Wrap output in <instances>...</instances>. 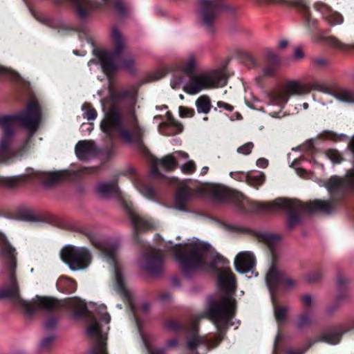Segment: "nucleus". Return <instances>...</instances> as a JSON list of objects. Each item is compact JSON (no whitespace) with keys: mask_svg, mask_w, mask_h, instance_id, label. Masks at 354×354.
<instances>
[{"mask_svg":"<svg viewBox=\"0 0 354 354\" xmlns=\"http://www.w3.org/2000/svg\"><path fill=\"white\" fill-rule=\"evenodd\" d=\"M208 243L195 237L185 244L171 246L176 262L187 275L199 269L212 270L217 274L219 288L226 292L219 301L212 303L207 311L217 330V337L210 340L194 334L187 340V347L191 351L200 348L206 351L208 347L217 346L227 328L236 325L233 321L236 310L233 294L236 288L234 276L229 268V261L210 251Z\"/></svg>","mask_w":354,"mask_h":354,"instance_id":"1","label":"nucleus"},{"mask_svg":"<svg viewBox=\"0 0 354 354\" xmlns=\"http://www.w3.org/2000/svg\"><path fill=\"white\" fill-rule=\"evenodd\" d=\"M86 236L92 244L100 250L104 260L111 266L114 272L115 288L128 301L129 307L134 314L138 333L147 353L149 354H165L166 351L172 350L177 347L179 344L178 339L171 338L165 342L163 348L153 349L151 348V337L145 335L142 330L140 320L135 312L133 293L124 284L122 266L118 259V241L113 237L102 235L94 232H87Z\"/></svg>","mask_w":354,"mask_h":354,"instance_id":"2","label":"nucleus"},{"mask_svg":"<svg viewBox=\"0 0 354 354\" xmlns=\"http://www.w3.org/2000/svg\"><path fill=\"white\" fill-rule=\"evenodd\" d=\"M17 255L16 248L0 232V268L7 277L6 284L0 288V299H12L28 315L37 310H50L57 308L58 301L52 298L37 296L30 301L21 297L16 277Z\"/></svg>","mask_w":354,"mask_h":354,"instance_id":"3","label":"nucleus"},{"mask_svg":"<svg viewBox=\"0 0 354 354\" xmlns=\"http://www.w3.org/2000/svg\"><path fill=\"white\" fill-rule=\"evenodd\" d=\"M227 64L228 60L226 59L217 68L192 75L197 68L198 61L194 53H189L176 66L177 71L182 73H174L170 85L174 89L182 88L189 95H196L205 89L223 87L227 84L230 75L227 69Z\"/></svg>","mask_w":354,"mask_h":354,"instance_id":"4","label":"nucleus"},{"mask_svg":"<svg viewBox=\"0 0 354 354\" xmlns=\"http://www.w3.org/2000/svg\"><path fill=\"white\" fill-rule=\"evenodd\" d=\"M41 118L40 107L34 100L19 113L0 116V129L3 131L0 139V164L10 165L23 156L21 150L18 151L12 146V136L17 124L19 123L32 136L38 129Z\"/></svg>","mask_w":354,"mask_h":354,"instance_id":"5","label":"nucleus"},{"mask_svg":"<svg viewBox=\"0 0 354 354\" xmlns=\"http://www.w3.org/2000/svg\"><path fill=\"white\" fill-rule=\"evenodd\" d=\"M239 208L243 212L285 211L288 214V226L291 228L299 223V214L317 212L329 214L334 209V203L331 201L319 199L304 203L297 200L281 198L271 202H261L243 197Z\"/></svg>","mask_w":354,"mask_h":354,"instance_id":"6","label":"nucleus"},{"mask_svg":"<svg viewBox=\"0 0 354 354\" xmlns=\"http://www.w3.org/2000/svg\"><path fill=\"white\" fill-rule=\"evenodd\" d=\"M119 97L122 100L127 99L131 105L127 113V117L132 133L128 129L124 128L120 110L115 106H111L105 113L104 118L101 122L100 128L110 138L120 134L122 139L127 143H138L143 134V129L138 124L134 114V105L137 100L136 93L134 90H122L119 93Z\"/></svg>","mask_w":354,"mask_h":354,"instance_id":"7","label":"nucleus"},{"mask_svg":"<svg viewBox=\"0 0 354 354\" xmlns=\"http://www.w3.org/2000/svg\"><path fill=\"white\" fill-rule=\"evenodd\" d=\"M311 90L328 95L331 93L324 84L319 82L304 84L297 81H291L283 88L268 93L262 109L272 118H281L280 114L291 96L308 93Z\"/></svg>","mask_w":354,"mask_h":354,"instance_id":"8","label":"nucleus"},{"mask_svg":"<svg viewBox=\"0 0 354 354\" xmlns=\"http://www.w3.org/2000/svg\"><path fill=\"white\" fill-rule=\"evenodd\" d=\"M111 39L113 46V51L110 52L105 49L93 50L94 55L97 58L102 71L107 77H110L118 68L133 72L134 71L135 59L132 56H127L120 60V55L125 48V40L117 27L112 28Z\"/></svg>","mask_w":354,"mask_h":354,"instance_id":"9","label":"nucleus"},{"mask_svg":"<svg viewBox=\"0 0 354 354\" xmlns=\"http://www.w3.org/2000/svg\"><path fill=\"white\" fill-rule=\"evenodd\" d=\"M93 168L82 167L78 171L73 169L55 171H35L32 168L26 170L24 174L14 176H0V186L12 187L31 180H40L45 186L50 187L66 180H74L82 173L91 174Z\"/></svg>","mask_w":354,"mask_h":354,"instance_id":"10","label":"nucleus"},{"mask_svg":"<svg viewBox=\"0 0 354 354\" xmlns=\"http://www.w3.org/2000/svg\"><path fill=\"white\" fill-rule=\"evenodd\" d=\"M106 308L104 305L99 306L88 322L86 333L93 341V345L87 354H107L106 345L111 316L106 311Z\"/></svg>","mask_w":354,"mask_h":354,"instance_id":"11","label":"nucleus"},{"mask_svg":"<svg viewBox=\"0 0 354 354\" xmlns=\"http://www.w3.org/2000/svg\"><path fill=\"white\" fill-rule=\"evenodd\" d=\"M235 8L225 0H198L196 20L203 27L211 29L216 19L223 14H234Z\"/></svg>","mask_w":354,"mask_h":354,"instance_id":"12","label":"nucleus"},{"mask_svg":"<svg viewBox=\"0 0 354 354\" xmlns=\"http://www.w3.org/2000/svg\"><path fill=\"white\" fill-rule=\"evenodd\" d=\"M62 260L71 270L78 271L87 268L92 259L90 250L86 247L66 245L61 250Z\"/></svg>","mask_w":354,"mask_h":354,"instance_id":"13","label":"nucleus"},{"mask_svg":"<svg viewBox=\"0 0 354 354\" xmlns=\"http://www.w3.org/2000/svg\"><path fill=\"white\" fill-rule=\"evenodd\" d=\"M124 209L134 230L133 236L136 239L139 232L151 231L158 227V222L148 216L140 214L130 201L125 203Z\"/></svg>","mask_w":354,"mask_h":354,"instance_id":"14","label":"nucleus"},{"mask_svg":"<svg viewBox=\"0 0 354 354\" xmlns=\"http://www.w3.org/2000/svg\"><path fill=\"white\" fill-rule=\"evenodd\" d=\"M266 283L270 295H275L281 288L283 290H289L296 286V282L291 278L286 277L284 272L279 270L274 264L269 268L266 276Z\"/></svg>","mask_w":354,"mask_h":354,"instance_id":"15","label":"nucleus"},{"mask_svg":"<svg viewBox=\"0 0 354 354\" xmlns=\"http://www.w3.org/2000/svg\"><path fill=\"white\" fill-rule=\"evenodd\" d=\"M317 183L324 187L331 196L343 193L345 190H354V170H350L344 178L334 176L327 181L318 180Z\"/></svg>","mask_w":354,"mask_h":354,"instance_id":"16","label":"nucleus"},{"mask_svg":"<svg viewBox=\"0 0 354 354\" xmlns=\"http://www.w3.org/2000/svg\"><path fill=\"white\" fill-rule=\"evenodd\" d=\"M293 4L301 15L304 28L310 34L317 27V19L313 17L312 10L304 0H295Z\"/></svg>","mask_w":354,"mask_h":354,"instance_id":"17","label":"nucleus"},{"mask_svg":"<svg viewBox=\"0 0 354 354\" xmlns=\"http://www.w3.org/2000/svg\"><path fill=\"white\" fill-rule=\"evenodd\" d=\"M189 158L188 153L180 151H175L167 155L161 160L156 161L151 168V175L156 176L159 174L158 166L162 165L166 169H172L183 160H185Z\"/></svg>","mask_w":354,"mask_h":354,"instance_id":"18","label":"nucleus"},{"mask_svg":"<svg viewBox=\"0 0 354 354\" xmlns=\"http://www.w3.org/2000/svg\"><path fill=\"white\" fill-rule=\"evenodd\" d=\"M313 8L322 15L323 19L331 26L339 25L344 21V17L342 14L334 10L325 3L321 1L316 2Z\"/></svg>","mask_w":354,"mask_h":354,"instance_id":"19","label":"nucleus"},{"mask_svg":"<svg viewBox=\"0 0 354 354\" xmlns=\"http://www.w3.org/2000/svg\"><path fill=\"white\" fill-rule=\"evenodd\" d=\"M97 191L102 198H116L123 207L129 201L128 197L120 191L115 183H100L97 186Z\"/></svg>","mask_w":354,"mask_h":354,"instance_id":"20","label":"nucleus"},{"mask_svg":"<svg viewBox=\"0 0 354 354\" xmlns=\"http://www.w3.org/2000/svg\"><path fill=\"white\" fill-rule=\"evenodd\" d=\"M255 265V257L251 252H240L235 258L234 266L239 273H247L252 271Z\"/></svg>","mask_w":354,"mask_h":354,"instance_id":"21","label":"nucleus"},{"mask_svg":"<svg viewBox=\"0 0 354 354\" xmlns=\"http://www.w3.org/2000/svg\"><path fill=\"white\" fill-rule=\"evenodd\" d=\"M140 266L152 274H158L162 269V259L158 255L145 254L140 258Z\"/></svg>","mask_w":354,"mask_h":354,"instance_id":"22","label":"nucleus"},{"mask_svg":"<svg viewBox=\"0 0 354 354\" xmlns=\"http://www.w3.org/2000/svg\"><path fill=\"white\" fill-rule=\"evenodd\" d=\"M310 147H311V143L309 142L307 144L306 146L293 148L292 151L294 153H297V152L299 153V154L298 156L294 155L292 153L288 154L289 160L291 159V156H292V158H293V160L292 161V162L290 164V167H293L295 169L298 176L303 177V178H309V176H310V174H308L305 169L299 167L301 164V160H303V157L304 156V153H305L304 149L307 148V147H308V149H310Z\"/></svg>","mask_w":354,"mask_h":354,"instance_id":"23","label":"nucleus"},{"mask_svg":"<svg viewBox=\"0 0 354 354\" xmlns=\"http://www.w3.org/2000/svg\"><path fill=\"white\" fill-rule=\"evenodd\" d=\"M75 155L79 160H88L95 153V147L93 142L90 140L79 141L75 148Z\"/></svg>","mask_w":354,"mask_h":354,"instance_id":"24","label":"nucleus"},{"mask_svg":"<svg viewBox=\"0 0 354 354\" xmlns=\"http://www.w3.org/2000/svg\"><path fill=\"white\" fill-rule=\"evenodd\" d=\"M167 122H162L158 126V131L165 136H174L178 134L183 131L181 124L174 120L169 113H167Z\"/></svg>","mask_w":354,"mask_h":354,"instance_id":"25","label":"nucleus"},{"mask_svg":"<svg viewBox=\"0 0 354 354\" xmlns=\"http://www.w3.org/2000/svg\"><path fill=\"white\" fill-rule=\"evenodd\" d=\"M192 197V192L188 187H182L179 189L175 195L174 205L175 209L186 212L187 205Z\"/></svg>","mask_w":354,"mask_h":354,"instance_id":"26","label":"nucleus"},{"mask_svg":"<svg viewBox=\"0 0 354 354\" xmlns=\"http://www.w3.org/2000/svg\"><path fill=\"white\" fill-rule=\"evenodd\" d=\"M272 301L274 316L277 324H283L287 319V314L290 310V308L287 305L281 304L275 295H270Z\"/></svg>","mask_w":354,"mask_h":354,"instance_id":"27","label":"nucleus"},{"mask_svg":"<svg viewBox=\"0 0 354 354\" xmlns=\"http://www.w3.org/2000/svg\"><path fill=\"white\" fill-rule=\"evenodd\" d=\"M133 186L138 192L145 198L153 200L156 196V190L151 186L145 183L142 178H138L133 180Z\"/></svg>","mask_w":354,"mask_h":354,"instance_id":"28","label":"nucleus"},{"mask_svg":"<svg viewBox=\"0 0 354 354\" xmlns=\"http://www.w3.org/2000/svg\"><path fill=\"white\" fill-rule=\"evenodd\" d=\"M344 332L341 329H337L323 333L319 337V340L329 344L335 345L339 342Z\"/></svg>","mask_w":354,"mask_h":354,"instance_id":"29","label":"nucleus"},{"mask_svg":"<svg viewBox=\"0 0 354 354\" xmlns=\"http://www.w3.org/2000/svg\"><path fill=\"white\" fill-rule=\"evenodd\" d=\"M261 239L268 245L274 256V248L279 244L281 236L275 234L265 232L261 235Z\"/></svg>","mask_w":354,"mask_h":354,"instance_id":"30","label":"nucleus"},{"mask_svg":"<svg viewBox=\"0 0 354 354\" xmlns=\"http://www.w3.org/2000/svg\"><path fill=\"white\" fill-rule=\"evenodd\" d=\"M67 305L74 310L76 316H82L87 313L86 304L80 299H70L67 301Z\"/></svg>","mask_w":354,"mask_h":354,"instance_id":"31","label":"nucleus"},{"mask_svg":"<svg viewBox=\"0 0 354 354\" xmlns=\"http://www.w3.org/2000/svg\"><path fill=\"white\" fill-rule=\"evenodd\" d=\"M330 95L338 101L349 104L354 103V93L351 91L343 89L335 93L331 92Z\"/></svg>","mask_w":354,"mask_h":354,"instance_id":"32","label":"nucleus"},{"mask_svg":"<svg viewBox=\"0 0 354 354\" xmlns=\"http://www.w3.org/2000/svg\"><path fill=\"white\" fill-rule=\"evenodd\" d=\"M266 180V175L262 171H257L254 174L249 173L248 184L257 189L262 185Z\"/></svg>","mask_w":354,"mask_h":354,"instance_id":"33","label":"nucleus"},{"mask_svg":"<svg viewBox=\"0 0 354 354\" xmlns=\"http://www.w3.org/2000/svg\"><path fill=\"white\" fill-rule=\"evenodd\" d=\"M196 106L199 113H208L212 108L209 97L207 95L199 97L196 101Z\"/></svg>","mask_w":354,"mask_h":354,"instance_id":"34","label":"nucleus"},{"mask_svg":"<svg viewBox=\"0 0 354 354\" xmlns=\"http://www.w3.org/2000/svg\"><path fill=\"white\" fill-rule=\"evenodd\" d=\"M83 118L88 121L94 120L97 118V111L89 103H84L82 106Z\"/></svg>","mask_w":354,"mask_h":354,"instance_id":"35","label":"nucleus"},{"mask_svg":"<svg viewBox=\"0 0 354 354\" xmlns=\"http://www.w3.org/2000/svg\"><path fill=\"white\" fill-rule=\"evenodd\" d=\"M313 317L309 313L301 315L297 321L296 326L299 329H303L313 323Z\"/></svg>","mask_w":354,"mask_h":354,"instance_id":"36","label":"nucleus"},{"mask_svg":"<svg viewBox=\"0 0 354 354\" xmlns=\"http://www.w3.org/2000/svg\"><path fill=\"white\" fill-rule=\"evenodd\" d=\"M322 137L326 139L333 140H345L348 139V136L344 133L337 134L332 131H324L321 134Z\"/></svg>","mask_w":354,"mask_h":354,"instance_id":"37","label":"nucleus"},{"mask_svg":"<svg viewBox=\"0 0 354 354\" xmlns=\"http://www.w3.org/2000/svg\"><path fill=\"white\" fill-rule=\"evenodd\" d=\"M165 326L167 330L176 333L181 328V325L176 319H169L166 321Z\"/></svg>","mask_w":354,"mask_h":354,"instance_id":"38","label":"nucleus"},{"mask_svg":"<svg viewBox=\"0 0 354 354\" xmlns=\"http://www.w3.org/2000/svg\"><path fill=\"white\" fill-rule=\"evenodd\" d=\"M322 272L320 270L310 272L305 276V279L309 283L318 282L322 277Z\"/></svg>","mask_w":354,"mask_h":354,"instance_id":"39","label":"nucleus"},{"mask_svg":"<svg viewBox=\"0 0 354 354\" xmlns=\"http://www.w3.org/2000/svg\"><path fill=\"white\" fill-rule=\"evenodd\" d=\"M6 75L13 80L24 82L21 76L17 72L1 66H0V75Z\"/></svg>","mask_w":354,"mask_h":354,"instance_id":"40","label":"nucleus"},{"mask_svg":"<svg viewBox=\"0 0 354 354\" xmlns=\"http://www.w3.org/2000/svg\"><path fill=\"white\" fill-rule=\"evenodd\" d=\"M249 172L244 171H231L230 176L234 180L248 183Z\"/></svg>","mask_w":354,"mask_h":354,"instance_id":"41","label":"nucleus"},{"mask_svg":"<svg viewBox=\"0 0 354 354\" xmlns=\"http://www.w3.org/2000/svg\"><path fill=\"white\" fill-rule=\"evenodd\" d=\"M326 156L333 162V163H340L342 160V158L341 154L336 150H328Z\"/></svg>","mask_w":354,"mask_h":354,"instance_id":"42","label":"nucleus"},{"mask_svg":"<svg viewBox=\"0 0 354 354\" xmlns=\"http://www.w3.org/2000/svg\"><path fill=\"white\" fill-rule=\"evenodd\" d=\"M254 145L252 142H247L237 148L236 151L243 155H248L251 153Z\"/></svg>","mask_w":354,"mask_h":354,"instance_id":"43","label":"nucleus"},{"mask_svg":"<svg viewBox=\"0 0 354 354\" xmlns=\"http://www.w3.org/2000/svg\"><path fill=\"white\" fill-rule=\"evenodd\" d=\"M327 41L328 44L334 48L344 49L346 47L344 44L335 37H330L327 39Z\"/></svg>","mask_w":354,"mask_h":354,"instance_id":"44","label":"nucleus"},{"mask_svg":"<svg viewBox=\"0 0 354 354\" xmlns=\"http://www.w3.org/2000/svg\"><path fill=\"white\" fill-rule=\"evenodd\" d=\"M180 169L184 173L191 174L195 170L196 165L194 161L189 160L187 163L182 165Z\"/></svg>","mask_w":354,"mask_h":354,"instance_id":"45","label":"nucleus"},{"mask_svg":"<svg viewBox=\"0 0 354 354\" xmlns=\"http://www.w3.org/2000/svg\"><path fill=\"white\" fill-rule=\"evenodd\" d=\"M260 6L281 5L285 3V0H254Z\"/></svg>","mask_w":354,"mask_h":354,"instance_id":"46","label":"nucleus"},{"mask_svg":"<svg viewBox=\"0 0 354 354\" xmlns=\"http://www.w3.org/2000/svg\"><path fill=\"white\" fill-rule=\"evenodd\" d=\"M194 114V110L183 106L179 107V115L182 118H191Z\"/></svg>","mask_w":354,"mask_h":354,"instance_id":"47","label":"nucleus"},{"mask_svg":"<svg viewBox=\"0 0 354 354\" xmlns=\"http://www.w3.org/2000/svg\"><path fill=\"white\" fill-rule=\"evenodd\" d=\"M55 340V337L53 335H50L44 337L41 342V346L42 348L47 349L48 348Z\"/></svg>","mask_w":354,"mask_h":354,"instance_id":"48","label":"nucleus"},{"mask_svg":"<svg viewBox=\"0 0 354 354\" xmlns=\"http://www.w3.org/2000/svg\"><path fill=\"white\" fill-rule=\"evenodd\" d=\"M115 8L118 14L121 16H124L127 13V9L122 1H117L115 4Z\"/></svg>","mask_w":354,"mask_h":354,"instance_id":"49","label":"nucleus"},{"mask_svg":"<svg viewBox=\"0 0 354 354\" xmlns=\"http://www.w3.org/2000/svg\"><path fill=\"white\" fill-rule=\"evenodd\" d=\"M167 71L165 69H160L151 74L150 78L151 80H158L165 77Z\"/></svg>","mask_w":354,"mask_h":354,"instance_id":"50","label":"nucleus"},{"mask_svg":"<svg viewBox=\"0 0 354 354\" xmlns=\"http://www.w3.org/2000/svg\"><path fill=\"white\" fill-rule=\"evenodd\" d=\"M57 323V320L55 317H50L47 319L44 323V327L46 330L53 329Z\"/></svg>","mask_w":354,"mask_h":354,"instance_id":"51","label":"nucleus"},{"mask_svg":"<svg viewBox=\"0 0 354 354\" xmlns=\"http://www.w3.org/2000/svg\"><path fill=\"white\" fill-rule=\"evenodd\" d=\"M349 283V279L344 274H339L337 278V283L339 287H342Z\"/></svg>","mask_w":354,"mask_h":354,"instance_id":"52","label":"nucleus"},{"mask_svg":"<svg viewBox=\"0 0 354 354\" xmlns=\"http://www.w3.org/2000/svg\"><path fill=\"white\" fill-rule=\"evenodd\" d=\"M302 304L305 307H310L313 301V297L310 295H305L301 298Z\"/></svg>","mask_w":354,"mask_h":354,"instance_id":"53","label":"nucleus"},{"mask_svg":"<svg viewBox=\"0 0 354 354\" xmlns=\"http://www.w3.org/2000/svg\"><path fill=\"white\" fill-rule=\"evenodd\" d=\"M22 219L26 221H35L36 218L32 212L26 211L22 214Z\"/></svg>","mask_w":354,"mask_h":354,"instance_id":"54","label":"nucleus"},{"mask_svg":"<svg viewBox=\"0 0 354 354\" xmlns=\"http://www.w3.org/2000/svg\"><path fill=\"white\" fill-rule=\"evenodd\" d=\"M256 165L261 168H266L268 165V160L264 158H260L257 160Z\"/></svg>","mask_w":354,"mask_h":354,"instance_id":"55","label":"nucleus"},{"mask_svg":"<svg viewBox=\"0 0 354 354\" xmlns=\"http://www.w3.org/2000/svg\"><path fill=\"white\" fill-rule=\"evenodd\" d=\"M81 129L83 132L87 131L90 133L93 129V124L91 122L83 123L81 126Z\"/></svg>","mask_w":354,"mask_h":354,"instance_id":"56","label":"nucleus"},{"mask_svg":"<svg viewBox=\"0 0 354 354\" xmlns=\"http://www.w3.org/2000/svg\"><path fill=\"white\" fill-rule=\"evenodd\" d=\"M217 106L219 108H224L228 111H232L233 109V107L231 105L226 104L223 102H218Z\"/></svg>","mask_w":354,"mask_h":354,"instance_id":"57","label":"nucleus"},{"mask_svg":"<svg viewBox=\"0 0 354 354\" xmlns=\"http://www.w3.org/2000/svg\"><path fill=\"white\" fill-rule=\"evenodd\" d=\"M149 304L147 303V302H143L142 306H141V310L145 313H147L149 309Z\"/></svg>","mask_w":354,"mask_h":354,"instance_id":"58","label":"nucleus"},{"mask_svg":"<svg viewBox=\"0 0 354 354\" xmlns=\"http://www.w3.org/2000/svg\"><path fill=\"white\" fill-rule=\"evenodd\" d=\"M295 56L298 59H301L304 56V54L301 49H297L295 52Z\"/></svg>","mask_w":354,"mask_h":354,"instance_id":"59","label":"nucleus"},{"mask_svg":"<svg viewBox=\"0 0 354 354\" xmlns=\"http://www.w3.org/2000/svg\"><path fill=\"white\" fill-rule=\"evenodd\" d=\"M304 352L299 349H289L286 354H303Z\"/></svg>","mask_w":354,"mask_h":354,"instance_id":"60","label":"nucleus"},{"mask_svg":"<svg viewBox=\"0 0 354 354\" xmlns=\"http://www.w3.org/2000/svg\"><path fill=\"white\" fill-rule=\"evenodd\" d=\"M171 298V295L169 293H165V294H162L160 297V301H162V302H164L165 301L167 300V299H169Z\"/></svg>","mask_w":354,"mask_h":354,"instance_id":"61","label":"nucleus"},{"mask_svg":"<svg viewBox=\"0 0 354 354\" xmlns=\"http://www.w3.org/2000/svg\"><path fill=\"white\" fill-rule=\"evenodd\" d=\"M268 55L269 57L272 59L273 61L277 60V56L274 55V53L272 51H269L268 53Z\"/></svg>","mask_w":354,"mask_h":354,"instance_id":"62","label":"nucleus"},{"mask_svg":"<svg viewBox=\"0 0 354 354\" xmlns=\"http://www.w3.org/2000/svg\"><path fill=\"white\" fill-rule=\"evenodd\" d=\"M287 45H288V41L286 40H282L279 43V46L281 48L286 47Z\"/></svg>","mask_w":354,"mask_h":354,"instance_id":"63","label":"nucleus"},{"mask_svg":"<svg viewBox=\"0 0 354 354\" xmlns=\"http://www.w3.org/2000/svg\"><path fill=\"white\" fill-rule=\"evenodd\" d=\"M348 147L351 149V151L354 154V137L352 140L349 142Z\"/></svg>","mask_w":354,"mask_h":354,"instance_id":"64","label":"nucleus"}]
</instances>
